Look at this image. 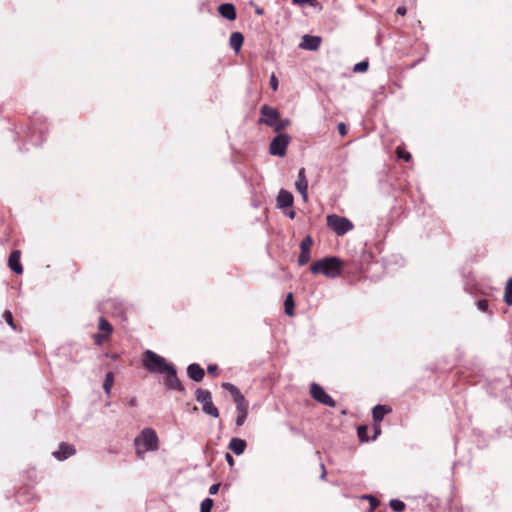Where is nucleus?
I'll list each match as a JSON object with an SVG mask.
<instances>
[{"label":"nucleus","mask_w":512,"mask_h":512,"mask_svg":"<svg viewBox=\"0 0 512 512\" xmlns=\"http://www.w3.org/2000/svg\"><path fill=\"white\" fill-rule=\"evenodd\" d=\"M327 225L330 227L338 236H342L353 229V224L350 220L345 217L338 215H329L327 217Z\"/></svg>","instance_id":"5"},{"label":"nucleus","mask_w":512,"mask_h":512,"mask_svg":"<svg viewBox=\"0 0 512 512\" xmlns=\"http://www.w3.org/2000/svg\"><path fill=\"white\" fill-rule=\"evenodd\" d=\"M285 313L289 316L294 314V301L292 293H289L284 302Z\"/></svg>","instance_id":"25"},{"label":"nucleus","mask_w":512,"mask_h":512,"mask_svg":"<svg viewBox=\"0 0 512 512\" xmlns=\"http://www.w3.org/2000/svg\"><path fill=\"white\" fill-rule=\"evenodd\" d=\"M246 447H247L246 441L241 438H237V437L232 438L228 445V448L236 455L243 454Z\"/></svg>","instance_id":"17"},{"label":"nucleus","mask_w":512,"mask_h":512,"mask_svg":"<svg viewBox=\"0 0 512 512\" xmlns=\"http://www.w3.org/2000/svg\"><path fill=\"white\" fill-rule=\"evenodd\" d=\"M195 398L197 402L202 404V410L205 414L214 418L219 417V411L212 402V395L209 390L198 388L195 391Z\"/></svg>","instance_id":"4"},{"label":"nucleus","mask_w":512,"mask_h":512,"mask_svg":"<svg viewBox=\"0 0 512 512\" xmlns=\"http://www.w3.org/2000/svg\"><path fill=\"white\" fill-rule=\"evenodd\" d=\"M238 412L248 413V402L243 395L237 396L234 400Z\"/></svg>","instance_id":"23"},{"label":"nucleus","mask_w":512,"mask_h":512,"mask_svg":"<svg viewBox=\"0 0 512 512\" xmlns=\"http://www.w3.org/2000/svg\"><path fill=\"white\" fill-rule=\"evenodd\" d=\"M222 387L232 395L233 400H235V398H237V396L242 395L241 392L239 391V389L231 383H223Z\"/></svg>","instance_id":"27"},{"label":"nucleus","mask_w":512,"mask_h":512,"mask_svg":"<svg viewBox=\"0 0 512 512\" xmlns=\"http://www.w3.org/2000/svg\"><path fill=\"white\" fill-rule=\"evenodd\" d=\"M290 141L291 137L288 134H278L270 143V154L283 157L286 154V149Z\"/></svg>","instance_id":"6"},{"label":"nucleus","mask_w":512,"mask_h":512,"mask_svg":"<svg viewBox=\"0 0 512 512\" xmlns=\"http://www.w3.org/2000/svg\"><path fill=\"white\" fill-rule=\"evenodd\" d=\"M76 453V450L74 446L68 444V443H61L59 446V449L55 452H53V456L60 460H66L68 457L74 455Z\"/></svg>","instance_id":"14"},{"label":"nucleus","mask_w":512,"mask_h":512,"mask_svg":"<svg viewBox=\"0 0 512 512\" xmlns=\"http://www.w3.org/2000/svg\"><path fill=\"white\" fill-rule=\"evenodd\" d=\"M213 507V500L211 498H206L201 502L200 512H211Z\"/></svg>","instance_id":"29"},{"label":"nucleus","mask_w":512,"mask_h":512,"mask_svg":"<svg viewBox=\"0 0 512 512\" xmlns=\"http://www.w3.org/2000/svg\"><path fill=\"white\" fill-rule=\"evenodd\" d=\"M313 244L311 236H306L300 243V255L298 257V263L300 266L306 265L310 261V248Z\"/></svg>","instance_id":"10"},{"label":"nucleus","mask_w":512,"mask_h":512,"mask_svg":"<svg viewBox=\"0 0 512 512\" xmlns=\"http://www.w3.org/2000/svg\"><path fill=\"white\" fill-rule=\"evenodd\" d=\"M344 262L336 256H327L312 263L310 271L313 274H323L327 278H336L341 275Z\"/></svg>","instance_id":"1"},{"label":"nucleus","mask_w":512,"mask_h":512,"mask_svg":"<svg viewBox=\"0 0 512 512\" xmlns=\"http://www.w3.org/2000/svg\"><path fill=\"white\" fill-rule=\"evenodd\" d=\"M111 358H112V359H117V358H118V356H117L116 354H114V355H111Z\"/></svg>","instance_id":"48"},{"label":"nucleus","mask_w":512,"mask_h":512,"mask_svg":"<svg viewBox=\"0 0 512 512\" xmlns=\"http://www.w3.org/2000/svg\"><path fill=\"white\" fill-rule=\"evenodd\" d=\"M142 365L151 373L165 374L173 364L168 363L164 357L157 353L146 350L143 353Z\"/></svg>","instance_id":"3"},{"label":"nucleus","mask_w":512,"mask_h":512,"mask_svg":"<svg viewBox=\"0 0 512 512\" xmlns=\"http://www.w3.org/2000/svg\"><path fill=\"white\" fill-rule=\"evenodd\" d=\"M187 375L195 382H200L205 375L203 368L196 363H192L187 367Z\"/></svg>","instance_id":"15"},{"label":"nucleus","mask_w":512,"mask_h":512,"mask_svg":"<svg viewBox=\"0 0 512 512\" xmlns=\"http://www.w3.org/2000/svg\"><path fill=\"white\" fill-rule=\"evenodd\" d=\"M262 117L259 119V123L273 127L279 118V112L268 105H263L260 109Z\"/></svg>","instance_id":"9"},{"label":"nucleus","mask_w":512,"mask_h":512,"mask_svg":"<svg viewBox=\"0 0 512 512\" xmlns=\"http://www.w3.org/2000/svg\"><path fill=\"white\" fill-rule=\"evenodd\" d=\"M391 412V408L386 405H376L372 409V416L375 422H380L383 417Z\"/></svg>","instance_id":"19"},{"label":"nucleus","mask_w":512,"mask_h":512,"mask_svg":"<svg viewBox=\"0 0 512 512\" xmlns=\"http://www.w3.org/2000/svg\"><path fill=\"white\" fill-rule=\"evenodd\" d=\"M504 301L507 305L512 306V277L506 283Z\"/></svg>","instance_id":"24"},{"label":"nucleus","mask_w":512,"mask_h":512,"mask_svg":"<svg viewBox=\"0 0 512 512\" xmlns=\"http://www.w3.org/2000/svg\"><path fill=\"white\" fill-rule=\"evenodd\" d=\"M3 317H4L5 321L7 322V324L9 326H11L13 329H15L12 313L10 311L6 310L3 314Z\"/></svg>","instance_id":"32"},{"label":"nucleus","mask_w":512,"mask_h":512,"mask_svg":"<svg viewBox=\"0 0 512 512\" xmlns=\"http://www.w3.org/2000/svg\"><path fill=\"white\" fill-rule=\"evenodd\" d=\"M367 69H368V62L361 61V62L355 64L353 71L354 72H365Z\"/></svg>","instance_id":"31"},{"label":"nucleus","mask_w":512,"mask_h":512,"mask_svg":"<svg viewBox=\"0 0 512 512\" xmlns=\"http://www.w3.org/2000/svg\"><path fill=\"white\" fill-rule=\"evenodd\" d=\"M158 436L152 428H144L140 434L134 439L136 454L143 458L148 451H156L158 449Z\"/></svg>","instance_id":"2"},{"label":"nucleus","mask_w":512,"mask_h":512,"mask_svg":"<svg viewBox=\"0 0 512 512\" xmlns=\"http://www.w3.org/2000/svg\"><path fill=\"white\" fill-rule=\"evenodd\" d=\"M166 377L164 378V385L169 390H176L182 393H185V388L179 378L177 377V370L172 365L167 371H166Z\"/></svg>","instance_id":"8"},{"label":"nucleus","mask_w":512,"mask_h":512,"mask_svg":"<svg viewBox=\"0 0 512 512\" xmlns=\"http://www.w3.org/2000/svg\"><path fill=\"white\" fill-rule=\"evenodd\" d=\"M397 156L398 158L404 159L406 162H409L411 159V154L409 152H406L400 148L397 149Z\"/></svg>","instance_id":"33"},{"label":"nucleus","mask_w":512,"mask_h":512,"mask_svg":"<svg viewBox=\"0 0 512 512\" xmlns=\"http://www.w3.org/2000/svg\"><path fill=\"white\" fill-rule=\"evenodd\" d=\"M314 0H292V3L293 4H298V5H302V4H311L312 6H316V2H313Z\"/></svg>","instance_id":"38"},{"label":"nucleus","mask_w":512,"mask_h":512,"mask_svg":"<svg viewBox=\"0 0 512 512\" xmlns=\"http://www.w3.org/2000/svg\"><path fill=\"white\" fill-rule=\"evenodd\" d=\"M98 329L103 332L104 335H107V337H109L113 331L112 325L104 317H100Z\"/></svg>","instance_id":"21"},{"label":"nucleus","mask_w":512,"mask_h":512,"mask_svg":"<svg viewBox=\"0 0 512 512\" xmlns=\"http://www.w3.org/2000/svg\"><path fill=\"white\" fill-rule=\"evenodd\" d=\"M321 38L318 36L304 35L300 47L309 51H316L320 47Z\"/></svg>","instance_id":"12"},{"label":"nucleus","mask_w":512,"mask_h":512,"mask_svg":"<svg viewBox=\"0 0 512 512\" xmlns=\"http://www.w3.org/2000/svg\"><path fill=\"white\" fill-rule=\"evenodd\" d=\"M217 370L216 365H209L207 368L208 373H214Z\"/></svg>","instance_id":"43"},{"label":"nucleus","mask_w":512,"mask_h":512,"mask_svg":"<svg viewBox=\"0 0 512 512\" xmlns=\"http://www.w3.org/2000/svg\"><path fill=\"white\" fill-rule=\"evenodd\" d=\"M244 41V37L240 32H233L230 35L229 44L230 47L237 53Z\"/></svg>","instance_id":"20"},{"label":"nucleus","mask_w":512,"mask_h":512,"mask_svg":"<svg viewBox=\"0 0 512 512\" xmlns=\"http://www.w3.org/2000/svg\"><path fill=\"white\" fill-rule=\"evenodd\" d=\"M225 460H226V462L228 463V465L230 467H232L234 465V463H235V460H234L233 456L230 453H226Z\"/></svg>","instance_id":"40"},{"label":"nucleus","mask_w":512,"mask_h":512,"mask_svg":"<svg viewBox=\"0 0 512 512\" xmlns=\"http://www.w3.org/2000/svg\"><path fill=\"white\" fill-rule=\"evenodd\" d=\"M396 13L400 16H405L407 13V9L404 6H400L397 8Z\"/></svg>","instance_id":"42"},{"label":"nucleus","mask_w":512,"mask_h":512,"mask_svg":"<svg viewBox=\"0 0 512 512\" xmlns=\"http://www.w3.org/2000/svg\"><path fill=\"white\" fill-rule=\"evenodd\" d=\"M477 307L480 311L486 312L488 310V301L486 299H480L477 302Z\"/></svg>","instance_id":"34"},{"label":"nucleus","mask_w":512,"mask_h":512,"mask_svg":"<svg viewBox=\"0 0 512 512\" xmlns=\"http://www.w3.org/2000/svg\"><path fill=\"white\" fill-rule=\"evenodd\" d=\"M270 86L274 91L278 89V79L275 74H272L270 77Z\"/></svg>","instance_id":"37"},{"label":"nucleus","mask_w":512,"mask_h":512,"mask_svg":"<svg viewBox=\"0 0 512 512\" xmlns=\"http://www.w3.org/2000/svg\"><path fill=\"white\" fill-rule=\"evenodd\" d=\"M218 12L219 14L223 17V18H226L228 20H235L236 18V10H235V7L234 5L230 4V3H224V4H221L219 7H218Z\"/></svg>","instance_id":"18"},{"label":"nucleus","mask_w":512,"mask_h":512,"mask_svg":"<svg viewBox=\"0 0 512 512\" xmlns=\"http://www.w3.org/2000/svg\"><path fill=\"white\" fill-rule=\"evenodd\" d=\"M256 13H257V14H259V15H261V14L263 13V10H262V9H257V10H256Z\"/></svg>","instance_id":"47"},{"label":"nucleus","mask_w":512,"mask_h":512,"mask_svg":"<svg viewBox=\"0 0 512 512\" xmlns=\"http://www.w3.org/2000/svg\"><path fill=\"white\" fill-rule=\"evenodd\" d=\"M129 405H130V406H135V405H136V399H135V398H132V399L129 401Z\"/></svg>","instance_id":"46"},{"label":"nucleus","mask_w":512,"mask_h":512,"mask_svg":"<svg viewBox=\"0 0 512 512\" xmlns=\"http://www.w3.org/2000/svg\"><path fill=\"white\" fill-rule=\"evenodd\" d=\"M9 268L15 272L16 274H21L23 272V267L20 264V251H13L8 259Z\"/></svg>","instance_id":"16"},{"label":"nucleus","mask_w":512,"mask_h":512,"mask_svg":"<svg viewBox=\"0 0 512 512\" xmlns=\"http://www.w3.org/2000/svg\"><path fill=\"white\" fill-rule=\"evenodd\" d=\"M310 394L311 396L321 404H324L328 407H335L336 401L329 396L325 390L317 383H312L310 385Z\"/></svg>","instance_id":"7"},{"label":"nucleus","mask_w":512,"mask_h":512,"mask_svg":"<svg viewBox=\"0 0 512 512\" xmlns=\"http://www.w3.org/2000/svg\"><path fill=\"white\" fill-rule=\"evenodd\" d=\"M338 132L341 136H345L347 134V128L343 122L338 124Z\"/></svg>","instance_id":"39"},{"label":"nucleus","mask_w":512,"mask_h":512,"mask_svg":"<svg viewBox=\"0 0 512 512\" xmlns=\"http://www.w3.org/2000/svg\"><path fill=\"white\" fill-rule=\"evenodd\" d=\"M389 505L396 512H402L405 509V503L398 499H392Z\"/></svg>","instance_id":"28"},{"label":"nucleus","mask_w":512,"mask_h":512,"mask_svg":"<svg viewBox=\"0 0 512 512\" xmlns=\"http://www.w3.org/2000/svg\"><path fill=\"white\" fill-rule=\"evenodd\" d=\"M220 484H213L209 488V494L215 495L219 490Z\"/></svg>","instance_id":"41"},{"label":"nucleus","mask_w":512,"mask_h":512,"mask_svg":"<svg viewBox=\"0 0 512 512\" xmlns=\"http://www.w3.org/2000/svg\"><path fill=\"white\" fill-rule=\"evenodd\" d=\"M321 469H322L321 479H324L326 477V470H325L324 464H321Z\"/></svg>","instance_id":"45"},{"label":"nucleus","mask_w":512,"mask_h":512,"mask_svg":"<svg viewBox=\"0 0 512 512\" xmlns=\"http://www.w3.org/2000/svg\"><path fill=\"white\" fill-rule=\"evenodd\" d=\"M107 338H108L107 335H104V334L93 335V339L97 345H101Z\"/></svg>","instance_id":"36"},{"label":"nucleus","mask_w":512,"mask_h":512,"mask_svg":"<svg viewBox=\"0 0 512 512\" xmlns=\"http://www.w3.org/2000/svg\"><path fill=\"white\" fill-rule=\"evenodd\" d=\"M357 434L359 439L364 442L367 441V427L364 425L358 426Z\"/></svg>","instance_id":"30"},{"label":"nucleus","mask_w":512,"mask_h":512,"mask_svg":"<svg viewBox=\"0 0 512 512\" xmlns=\"http://www.w3.org/2000/svg\"><path fill=\"white\" fill-rule=\"evenodd\" d=\"M296 190L301 194L302 199L308 200V181L305 175V168H301L298 172V178L295 182Z\"/></svg>","instance_id":"11"},{"label":"nucleus","mask_w":512,"mask_h":512,"mask_svg":"<svg viewBox=\"0 0 512 512\" xmlns=\"http://www.w3.org/2000/svg\"><path fill=\"white\" fill-rule=\"evenodd\" d=\"M276 201L277 207L279 209H285L293 205L294 198L291 192L285 189H281L278 193Z\"/></svg>","instance_id":"13"},{"label":"nucleus","mask_w":512,"mask_h":512,"mask_svg":"<svg viewBox=\"0 0 512 512\" xmlns=\"http://www.w3.org/2000/svg\"><path fill=\"white\" fill-rule=\"evenodd\" d=\"M248 413H240L238 412V416L236 418V425L242 426L247 418Z\"/></svg>","instance_id":"35"},{"label":"nucleus","mask_w":512,"mask_h":512,"mask_svg":"<svg viewBox=\"0 0 512 512\" xmlns=\"http://www.w3.org/2000/svg\"><path fill=\"white\" fill-rule=\"evenodd\" d=\"M113 383H114V374H113V372L110 371V372L106 373L105 379L103 382V389L106 394L110 395Z\"/></svg>","instance_id":"22"},{"label":"nucleus","mask_w":512,"mask_h":512,"mask_svg":"<svg viewBox=\"0 0 512 512\" xmlns=\"http://www.w3.org/2000/svg\"><path fill=\"white\" fill-rule=\"evenodd\" d=\"M295 211L294 210H290L287 212V216L290 218V219H294L295 218Z\"/></svg>","instance_id":"44"},{"label":"nucleus","mask_w":512,"mask_h":512,"mask_svg":"<svg viewBox=\"0 0 512 512\" xmlns=\"http://www.w3.org/2000/svg\"><path fill=\"white\" fill-rule=\"evenodd\" d=\"M291 124V121L288 118L285 119H279L276 121L275 125L273 126L274 131L281 134L280 132L284 129H286Z\"/></svg>","instance_id":"26"}]
</instances>
